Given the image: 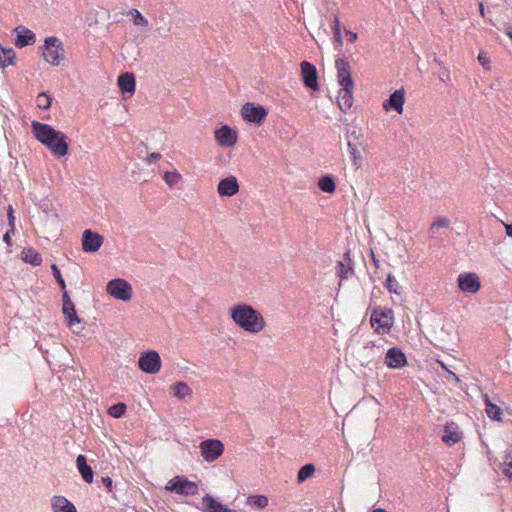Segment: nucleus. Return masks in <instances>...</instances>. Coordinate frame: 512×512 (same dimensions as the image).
Listing matches in <instances>:
<instances>
[{"label": "nucleus", "instance_id": "obj_49", "mask_svg": "<svg viewBox=\"0 0 512 512\" xmlns=\"http://www.w3.org/2000/svg\"><path fill=\"white\" fill-rule=\"evenodd\" d=\"M478 60H479L480 64L484 68H488L487 65L490 63V61H489V58L486 55L480 53L479 56H478Z\"/></svg>", "mask_w": 512, "mask_h": 512}, {"label": "nucleus", "instance_id": "obj_7", "mask_svg": "<svg viewBox=\"0 0 512 512\" xmlns=\"http://www.w3.org/2000/svg\"><path fill=\"white\" fill-rule=\"evenodd\" d=\"M165 489L180 495H195L198 492L197 483L188 480L184 476L173 477L166 485Z\"/></svg>", "mask_w": 512, "mask_h": 512}, {"label": "nucleus", "instance_id": "obj_26", "mask_svg": "<svg viewBox=\"0 0 512 512\" xmlns=\"http://www.w3.org/2000/svg\"><path fill=\"white\" fill-rule=\"evenodd\" d=\"M21 259L32 266H39L42 263L41 254L32 247L24 248L22 250Z\"/></svg>", "mask_w": 512, "mask_h": 512}, {"label": "nucleus", "instance_id": "obj_41", "mask_svg": "<svg viewBox=\"0 0 512 512\" xmlns=\"http://www.w3.org/2000/svg\"><path fill=\"white\" fill-rule=\"evenodd\" d=\"M7 219H8V225L11 227V231H15V216H14V209L12 205L8 206L7 209Z\"/></svg>", "mask_w": 512, "mask_h": 512}, {"label": "nucleus", "instance_id": "obj_59", "mask_svg": "<svg viewBox=\"0 0 512 512\" xmlns=\"http://www.w3.org/2000/svg\"><path fill=\"white\" fill-rule=\"evenodd\" d=\"M479 11L482 17H485V9L483 3L479 4Z\"/></svg>", "mask_w": 512, "mask_h": 512}, {"label": "nucleus", "instance_id": "obj_30", "mask_svg": "<svg viewBox=\"0 0 512 512\" xmlns=\"http://www.w3.org/2000/svg\"><path fill=\"white\" fill-rule=\"evenodd\" d=\"M173 395L179 399H184L192 394V389L186 382L178 381L172 386Z\"/></svg>", "mask_w": 512, "mask_h": 512}, {"label": "nucleus", "instance_id": "obj_63", "mask_svg": "<svg viewBox=\"0 0 512 512\" xmlns=\"http://www.w3.org/2000/svg\"><path fill=\"white\" fill-rule=\"evenodd\" d=\"M507 422H510L512 424V420H507Z\"/></svg>", "mask_w": 512, "mask_h": 512}, {"label": "nucleus", "instance_id": "obj_57", "mask_svg": "<svg viewBox=\"0 0 512 512\" xmlns=\"http://www.w3.org/2000/svg\"><path fill=\"white\" fill-rule=\"evenodd\" d=\"M507 236L512 238V223L505 225Z\"/></svg>", "mask_w": 512, "mask_h": 512}, {"label": "nucleus", "instance_id": "obj_36", "mask_svg": "<svg viewBox=\"0 0 512 512\" xmlns=\"http://www.w3.org/2000/svg\"><path fill=\"white\" fill-rule=\"evenodd\" d=\"M385 288L390 292L394 294H400V291L398 290L399 284L394 275L389 273L387 275L386 281H385Z\"/></svg>", "mask_w": 512, "mask_h": 512}, {"label": "nucleus", "instance_id": "obj_8", "mask_svg": "<svg viewBox=\"0 0 512 512\" xmlns=\"http://www.w3.org/2000/svg\"><path fill=\"white\" fill-rule=\"evenodd\" d=\"M241 115L246 122L261 125L265 121L268 111L260 104L247 102L242 106Z\"/></svg>", "mask_w": 512, "mask_h": 512}, {"label": "nucleus", "instance_id": "obj_2", "mask_svg": "<svg viewBox=\"0 0 512 512\" xmlns=\"http://www.w3.org/2000/svg\"><path fill=\"white\" fill-rule=\"evenodd\" d=\"M229 314L235 324L249 333H259L265 327L262 314L249 304L239 303L229 309Z\"/></svg>", "mask_w": 512, "mask_h": 512}, {"label": "nucleus", "instance_id": "obj_9", "mask_svg": "<svg viewBox=\"0 0 512 512\" xmlns=\"http://www.w3.org/2000/svg\"><path fill=\"white\" fill-rule=\"evenodd\" d=\"M199 447L201 456L207 462L217 460L224 452V444L218 439H206Z\"/></svg>", "mask_w": 512, "mask_h": 512}, {"label": "nucleus", "instance_id": "obj_40", "mask_svg": "<svg viewBox=\"0 0 512 512\" xmlns=\"http://www.w3.org/2000/svg\"><path fill=\"white\" fill-rule=\"evenodd\" d=\"M360 137H361L360 129H357L356 127H353L352 130L347 129V132H346L347 141L361 142Z\"/></svg>", "mask_w": 512, "mask_h": 512}, {"label": "nucleus", "instance_id": "obj_21", "mask_svg": "<svg viewBox=\"0 0 512 512\" xmlns=\"http://www.w3.org/2000/svg\"><path fill=\"white\" fill-rule=\"evenodd\" d=\"M117 83L123 95L128 94V96H132L134 94L136 80L132 72L121 73L118 76Z\"/></svg>", "mask_w": 512, "mask_h": 512}, {"label": "nucleus", "instance_id": "obj_58", "mask_svg": "<svg viewBox=\"0 0 512 512\" xmlns=\"http://www.w3.org/2000/svg\"><path fill=\"white\" fill-rule=\"evenodd\" d=\"M371 254H372V261H373L374 265L376 267H379V260L376 258V256H375L373 251H371Z\"/></svg>", "mask_w": 512, "mask_h": 512}, {"label": "nucleus", "instance_id": "obj_34", "mask_svg": "<svg viewBox=\"0 0 512 512\" xmlns=\"http://www.w3.org/2000/svg\"><path fill=\"white\" fill-rule=\"evenodd\" d=\"M52 96L48 95L46 92H41L36 97L37 107L41 110H48L52 104Z\"/></svg>", "mask_w": 512, "mask_h": 512}, {"label": "nucleus", "instance_id": "obj_24", "mask_svg": "<svg viewBox=\"0 0 512 512\" xmlns=\"http://www.w3.org/2000/svg\"><path fill=\"white\" fill-rule=\"evenodd\" d=\"M354 86L341 87L338 96V106L340 110L346 113L353 105Z\"/></svg>", "mask_w": 512, "mask_h": 512}, {"label": "nucleus", "instance_id": "obj_5", "mask_svg": "<svg viewBox=\"0 0 512 512\" xmlns=\"http://www.w3.org/2000/svg\"><path fill=\"white\" fill-rule=\"evenodd\" d=\"M107 293L113 298L121 301H129L132 298V286L123 278L110 280L106 286Z\"/></svg>", "mask_w": 512, "mask_h": 512}, {"label": "nucleus", "instance_id": "obj_23", "mask_svg": "<svg viewBox=\"0 0 512 512\" xmlns=\"http://www.w3.org/2000/svg\"><path fill=\"white\" fill-rule=\"evenodd\" d=\"M76 466L82 477V479L91 484L94 479V471L90 465L87 463V458L85 455L79 454L76 458Z\"/></svg>", "mask_w": 512, "mask_h": 512}, {"label": "nucleus", "instance_id": "obj_38", "mask_svg": "<svg viewBox=\"0 0 512 512\" xmlns=\"http://www.w3.org/2000/svg\"><path fill=\"white\" fill-rule=\"evenodd\" d=\"M450 224V220L446 217H438L436 218L431 227H430V232L431 233H435V229L437 228H446L448 227Z\"/></svg>", "mask_w": 512, "mask_h": 512}, {"label": "nucleus", "instance_id": "obj_51", "mask_svg": "<svg viewBox=\"0 0 512 512\" xmlns=\"http://www.w3.org/2000/svg\"><path fill=\"white\" fill-rule=\"evenodd\" d=\"M439 79L442 81V82H446V81H449L450 80V75H449V72L447 70H443L440 72L439 74Z\"/></svg>", "mask_w": 512, "mask_h": 512}, {"label": "nucleus", "instance_id": "obj_39", "mask_svg": "<svg viewBox=\"0 0 512 512\" xmlns=\"http://www.w3.org/2000/svg\"><path fill=\"white\" fill-rule=\"evenodd\" d=\"M164 180L165 182L170 186H174L178 183V181L180 180V174L177 173V172H170V171H167L165 172L164 174Z\"/></svg>", "mask_w": 512, "mask_h": 512}, {"label": "nucleus", "instance_id": "obj_17", "mask_svg": "<svg viewBox=\"0 0 512 512\" xmlns=\"http://www.w3.org/2000/svg\"><path fill=\"white\" fill-rule=\"evenodd\" d=\"M405 102V94L403 89H397L389 95L383 103V108L386 111L403 112V105Z\"/></svg>", "mask_w": 512, "mask_h": 512}, {"label": "nucleus", "instance_id": "obj_25", "mask_svg": "<svg viewBox=\"0 0 512 512\" xmlns=\"http://www.w3.org/2000/svg\"><path fill=\"white\" fill-rule=\"evenodd\" d=\"M52 509L54 512H77L72 502L64 496H54L52 499Z\"/></svg>", "mask_w": 512, "mask_h": 512}, {"label": "nucleus", "instance_id": "obj_13", "mask_svg": "<svg viewBox=\"0 0 512 512\" xmlns=\"http://www.w3.org/2000/svg\"><path fill=\"white\" fill-rule=\"evenodd\" d=\"M300 67L304 85L311 90H317L319 88V84L318 72L315 65L308 61H302Z\"/></svg>", "mask_w": 512, "mask_h": 512}, {"label": "nucleus", "instance_id": "obj_50", "mask_svg": "<svg viewBox=\"0 0 512 512\" xmlns=\"http://www.w3.org/2000/svg\"><path fill=\"white\" fill-rule=\"evenodd\" d=\"M345 33H346V35L348 36V41H349L350 43H354V42H356V41H357V39H358V35H357V33L352 32V31H350V30H345Z\"/></svg>", "mask_w": 512, "mask_h": 512}, {"label": "nucleus", "instance_id": "obj_6", "mask_svg": "<svg viewBox=\"0 0 512 512\" xmlns=\"http://www.w3.org/2000/svg\"><path fill=\"white\" fill-rule=\"evenodd\" d=\"M162 365L160 354L155 350H147L140 354L138 368L147 374H156Z\"/></svg>", "mask_w": 512, "mask_h": 512}, {"label": "nucleus", "instance_id": "obj_27", "mask_svg": "<svg viewBox=\"0 0 512 512\" xmlns=\"http://www.w3.org/2000/svg\"><path fill=\"white\" fill-rule=\"evenodd\" d=\"M485 406H486L487 416L491 420L502 421V415H503L502 409L498 405L492 403V401L490 400L488 395H485Z\"/></svg>", "mask_w": 512, "mask_h": 512}, {"label": "nucleus", "instance_id": "obj_19", "mask_svg": "<svg viewBox=\"0 0 512 512\" xmlns=\"http://www.w3.org/2000/svg\"><path fill=\"white\" fill-rule=\"evenodd\" d=\"M239 191V184L234 176L226 177L218 183L217 192L220 196H233Z\"/></svg>", "mask_w": 512, "mask_h": 512}, {"label": "nucleus", "instance_id": "obj_20", "mask_svg": "<svg viewBox=\"0 0 512 512\" xmlns=\"http://www.w3.org/2000/svg\"><path fill=\"white\" fill-rule=\"evenodd\" d=\"M201 505L203 512H236L235 510L230 509L228 506L219 502L210 494H206L202 498Z\"/></svg>", "mask_w": 512, "mask_h": 512}, {"label": "nucleus", "instance_id": "obj_56", "mask_svg": "<svg viewBox=\"0 0 512 512\" xmlns=\"http://www.w3.org/2000/svg\"><path fill=\"white\" fill-rule=\"evenodd\" d=\"M505 34L510 38V40L512 41V26H507L505 28Z\"/></svg>", "mask_w": 512, "mask_h": 512}, {"label": "nucleus", "instance_id": "obj_16", "mask_svg": "<svg viewBox=\"0 0 512 512\" xmlns=\"http://www.w3.org/2000/svg\"><path fill=\"white\" fill-rule=\"evenodd\" d=\"M215 139L222 147H232L237 142V133L228 125H223L215 130Z\"/></svg>", "mask_w": 512, "mask_h": 512}, {"label": "nucleus", "instance_id": "obj_10", "mask_svg": "<svg viewBox=\"0 0 512 512\" xmlns=\"http://www.w3.org/2000/svg\"><path fill=\"white\" fill-rule=\"evenodd\" d=\"M337 69V81L341 87L354 86L351 66L347 58H337L335 61Z\"/></svg>", "mask_w": 512, "mask_h": 512}, {"label": "nucleus", "instance_id": "obj_29", "mask_svg": "<svg viewBox=\"0 0 512 512\" xmlns=\"http://www.w3.org/2000/svg\"><path fill=\"white\" fill-rule=\"evenodd\" d=\"M336 274L340 280L348 279L354 274V264L345 261H338L336 265Z\"/></svg>", "mask_w": 512, "mask_h": 512}, {"label": "nucleus", "instance_id": "obj_46", "mask_svg": "<svg viewBox=\"0 0 512 512\" xmlns=\"http://www.w3.org/2000/svg\"><path fill=\"white\" fill-rule=\"evenodd\" d=\"M102 484L104 485V487L108 490V491H112V488H113V480L111 477L109 476H106V477H102Z\"/></svg>", "mask_w": 512, "mask_h": 512}, {"label": "nucleus", "instance_id": "obj_48", "mask_svg": "<svg viewBox=\"0 0 512 512\" xmlns=\"http://www.w3.org/2000/svg\"><path fill=\"white\" fill-rule=\"evenodd\" d=\"M12 234H14V232L11 231V227H10L9 230H7L6 233L3 235V241L8 246H12V238H11Z\"/></svg>", "mask_w": 512, "mask_h": 512}, {"label": "nucleus", "instance_id": "obj_33", "mask_svg": "<svg viewBox=\"0 0 512 512\" xmlns=\"http://www.w3.org/2000/svg\"><path fill=\"white\" fill-rule=\"evenodd\" d=\"M127 406L124 402H118L110 406L107 410L108 415L114 418H121L125 415Z\"/></svg>", "mask_w": 512, "mask_h": 512}, {"label": "nucleus", "instance_id": "obj_60", "mask_svg": "<svg viewBox=\"0 0 512 512\" xmlns=\"http://www.w3.org/2000/svg\"><path fill=\"white\" fill-rule=\"evenodd\" d=\"M373 512H388V511L386 509H384V508H375L373 510Z\"/></svg>", "mask_w": 512, "mask_h": 512}, {"label": "nucleus", "instance_id": "obj_42", "mask_svg": "<svg viewBox=\"0 0 512 512\" xmlns=\"http://www.w3.org/2000/svg\"><path fill=\"white\" fill-rule=\"evenodd\" d=\"M350 155H351V158H352V161H353V164L356 166V167H359L361 166L362 164V156L360 154V151L358 148L355 149V151H350Z\"/></svg>", "mask_w": 512, "mask_h": 512}, {"label": "nucleus", "instance_id": "obj_32", "mask_svg": "<svg viewBox=\"0 0 512 512\" xmlns=\"http://www.w3.org/2000/svg\"><path fill=\"white\" fill-rule=\"evenodd\" d=\"M246 504L252 505L257 509H264L268 506V498L265 495H249L246 499Z\"/></svg>", "mask_w": 512, "mask_h": 512}, {"label": "nucleus", "instance_id": "obj_35", "mask_svg": "<svg viewBox=\"0 0 512 512\" xmlns=\"http://www.w3.org/2000/svg\"><path fill=\"white\" fill-rule=\"evenodd\" d=\"M51 271H52V274H53L56 282L58 283V285H59V287H60V289L62 291V294L65 293V292H68L67 289H66L65 280L62 277L61 271H60V269L58 268V266L56 264H52L51 265Z\"/></svg>", "mask_w": 512, "mask_h": 512}, {"label": "nucleus", "instance_id": "obj_55", "mask_svg": "<svg viewBox=\"0 0 512 512\" xmlns=\"http://www.w3.org/2000/svg\"><path fill=\"white\" fill-rule=\"evenodd\" d=\"M342 261H345L347 263H353L352 259H351V251L350 250H347L344 254H343V260Z\"/></svg>", "mask_w": 512, "mask_h": 512}, {"label": "nucleus", "instance_id": "obj_14", "mask_svg": "<svg viewBox=\"0 0 512 512\" xmlns=\"http://www.w3.org/2000/svg\"><path fill=\"white\" fill-rule=\"evenodd\" d=\"M458 287L466 293H476L481 287L479 277L473 272L462 273L457 279Z\"/></svg>", "mask_w": 512, "mask_h": 512}, {"label": "nucleus", "instance_id": "obj_22", "mask_svg": "<svg viewBox=\"0 0 512 512\" xmlns=\"http://www.w3.org/2000/svg\"><path fill=\"white\" fill-rule=\"evenodd\" d=\"M461 437L462 432L459 431L458 426L454 422H450L445 425L441 439L445 444L452 446L459 442Z\"/></svg>", "mask_w": 512, "mask_h": 512}, {"label": "nucleus", "instance_id": "obj_53", "mask_svg": "<svg viewBox=\"0 0 512 512\" xmlns=\"http://www.w3.org/2000/svg\"><path fill=\"white\" fill-rule=\"evenodd\" d=\"M505 475L512 479V461L506 464V468L504 469Z\"/></svg>", "mask_w": 512, "mask_h": 512}, {"label": "nucleus", "instance_id": "obj_62", "mask_svg": "<svg viewBox=\"0 0 512 512\" xmlns=\"http://www.w3.org/2000/svg\"><path fill=\"white\" fill-rule=\"evenodd\" d=\"M3 50V46L0 44V52Z\"/></svg>", "mask_w": 512, "mask_h": 512}, {"label": "nucleus", "instance_id": "obj_37", "mask_svg": "<svg viewBox=\"0 0 512 512\" xmlns=\"http://www.w3.org/2000/svg\"><path fill=\"white\" fill-rule=\"evenodd\" d=\"M130 13L132 15L134 25L142 27L148 26V20L137 9H132Z\"/></svg>", "mask_w": 512, "mask_h": 512}, {"label": "nucleus", "instance_id": "obj_12", "mask_svg": "<svg viewBox=\"0 0 512 512\" xmlns=\"http://www.w3.org/2000/svg\"><path fill=\"white\" fill-rule=\"evenodd\" d=\"M384 363L391 369H401L408 364V361L402 349L394 346L387 350Z\"/></svg>", "mask_w": 512, "mask_h": 512}, {"label": "nucleus", "instance_id": "obj_47", "mask_svg": "<svg viewBox=\"0 0 512 512\" xmlns=\"http://www.w3.org/2000/svg\"><path fill=\"white\" fill-rule=\"evenodd\" d=\"M160 158H161V154H160V153H158V152H152V153H150V154L147 156L146 160H147V162H148L149 164H152V163H154L155 161L159 160Z\"/></svg>", "mask_w": 512, "mask_h": 512}, {"label": "nucleus", "instance_id": "obj_1", "mask_svg": "<svg viewBox=\"0 0 512 512\" xmlns=\"http://www.w3.org/2000/svg\"><path fill=\"white\" fill-rule=\"evenodd\" d=\"M31 131L34 137L44 146H46L53 155L60 158L67 155L69 143L67 136L56 130L49 124L33 121Z\"/></svg>", "mask_w": 512, "mask_h": 512}, {"label": "nucleus", "instance_id": "obj_3", "mask_svg": "<svg viewBox=\"0 0 512 512\" xmlns=\"http://www.w3.org/2000/svg\"><path fill=\"white\" fill-rule=\"evenodd\" d=\"M42 57L51 65L59 66L65 58V48L62 41L55 37H46L44 44L39 47Z\"/></svg>", "mask_w": 512, "mask_h": 512}, {"label": "nucleus", "instance_id": "obj_44", "mask_svg": "<svg viewBox=\"0 0 512 512\" xmlns=\"http://www.w3.org/2000/svg\"><path fill=\"white\" fill-rule=\"evenodd\" d=\"M332 30H333V34L341 32V23H340V19L337 14H335L333 16Z\"/></svg>", "mask_w": 512, "mask_h": 512}, {"label": "nucleus", "instance_id": "obj_54", "mask_svg": "<svg viewBox=\"0 0 512 512\" xmlns=\"http://www.w3.org/2000/svg\"><path fill=\"white\" fill-rule=\"evenodd\" d=\"M1 52L4 55L3 57H7V56H10L15 53V51L11 47H8V48L3 47V50Z\"/></svg>", "mask_w": 512, "mask_h": 512}, {"label": "nucleus", "instance_id": "obj_45", "mask_svg": "<svg viewBox=\"0 0 512 512\" xmlns=\"http://www.w3.org/2000/svg\"><path fill=\"white\" fill-rule=\"evenodd\" d=\"M334 42L336 44L335 49H340L343 46V38L341 32L334 33Z\"/></svg>", "mask_w": 512, "mask_h": 512}, {"label": "nucleus", "instance_id": "obj_28", "mask_svg": "<svg viewBox=\"0 0 512 512\" xmlns=\"http://www.w3.org/2000/svg\"><path fill=\"white\" fill-rule=\"evenodd\" d=\"M318 188L325 193H333L336 190V183L334 177L330 174H325L318 179Z\"/></svg>", "mask_w": 512, "mask_h": 512}, {"label": "nucleus", "instance_id": "obj_31", "mask_svg": "<svg viewBox=\"0 0 512 512\" xmlns=\"http://www.w3.org/2000/svg\"><path fill=\"white\" fill-rule=\"evenodd\" d=\"M315 465L312 463H307L303 465L297 473V482L299 484L305 482L307 479L312 477L315 473Z\"/></svg>", "mask_w": 512, "mask_h": 512}, {"label": "nucleus", "instance_id": "obj_15", "mask_svg": "<svg viewBox=\"0 0 512 512\" xmlns=\"http://www.w3.org/2000/svg\"><path fill=\"white\" fill-rule=\"evenodd\" d=\"M62 313L69 327L79 324L81 319L77 315V311L68 292L62 294Z\"/></svg>", "mask_w": 512, "mask_h": 512}, {"label": "nucleus", "instance_id": "obj_43", "mask_svg": "<svg viewBox=\"0 0 512 512\" xmlns=\"http://www.w3.org/2000/svg\"><path fill=\"white\" fill-rule=\"evenodd\" d=\"M16 53L10 55V56H7V57H4V60H3V64H2V68H6L8 66H13L16 64Z\"/></svg>", "mask_w": 512, "mask_h": 512}, {"label": "nucleus", "instance_id": "obj_4", "mask_svg": "<svg viewBox=\"0 0 512 512\" xmlns=\"http://www.w3.org/2000/svg\"><path fill=\"white\" fill-rule=\"evenodd\" d=\"M394 323V312L391 308H381L376 307L372 310L370 316V324L378 327L376 328V332H380V328L384 330V332H389Z\"/></svg>", "mask_w": 512, "mask_h": 512}, {"label": "nucleus", "instance_id": "obj_11", "mask_svg": "<svg viewBox=\"0 0 512 512\" xmlns=\"http://www.w3.org/2000/svg\"><path fill=\"white\" fill-rule=\"evenodd\" d=\"M104 242V237L90 229L82 233V249L87 253L97 252Z\"/></svg>", "mask_w": 512, "mask_h": 512}, {"label": "nucleus", "instance_id": "obj_61", "mask_svg": "<svg viewBox=\"0 0 512 512\" xmlns=\"http://www.w3.org/2000/svg\"><path fill=\"white\" fill-rule=\"evenodd\" d=\"M508 413L512 416V409L508 410Z\"/></svg>", "mask_w": 512, "mask_h": 512}, {"label": "nucleus", "instance_id": "obj_52", "mask_svg": "<svg viewBox=\"0 0 512 512\" xmlns=\"http://www.w3.org/2000/svg\"><path fill=\"white\" fill-rule=\"evenodd\" d=\"M348 149L350 151H355L356 148H359L361 146V142H353V141H347Z\"/></svg>", "mask_w": 512, "mask_h": 512}, {"label": "nucleus", "instance_id": "obj_18", "mask_svg": "<svg viewBox=\"0 0 512 512\" xmlns=\"http://www.w3.org/2000/svg\"><path fill=\"white\" fill-rule=\"evenodd\" d=\"M14 31L16 32L15 45L18 48H23L35 43L36 35L32 30L20 25L16 27Z\"/></svg>", "mask_w": 512, "mask_h": 512}]
</instances>
